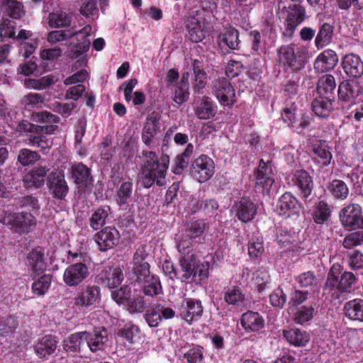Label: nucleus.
<instances>
[{
    "label": "nucleus",
    "instance_id": "nucleus-1",
    "mask_svg": "<svg viewBox=\"0 0 363 363\" xmlns=\"http://www.w3.org/2000/svg\"><path fill=\"white\" fill-rule=\"evenodd\" d=\"M143 163L140 167V179L145 189L154 184L162 186L166 184V177L169 165V157L162 153L158 157L153 151H143Z\"/></svg>",
    "mask_w": 363,
    "mask_h": 363
},
{
    "label": "nucleus",
    "instance_id": "nucleus-2",
    "mask_svg": "<svg viewBox=\"0 0 363 363\" xmlns=\"http://www.w3.org/2000/svg\"><path fill=\"white\" fill-rule=\"evenodd\" d=\"M177 247L180 253V265L183 274V279H191V281L201 282L208 279L209 263L204 262L199 263L197 256L194 252V245L189 240L182 239L177 242Z\"/></svg>",
    "mask_w": 363,
    "mask_h": 363
},
{
    "label": "nucleus",
    "instance_id": "nucleus-3",
    "mask_svg": "<svg viewBox=\"0 0 363 363\" xmlns=\"http://www.w3.org/2000/svg\"><path fill=\"white\" fill-rule=\"evenodd\" d=\"M278 7L282 13H286V16L283 17L282 35L290 39L293 37L296 28L306 20V9L293 0H280Z\"/></svg>",
    "mask_w": 363,
    "mask_h": 363
},
{
    "label": "nucleus",
    "instance_id": "nucleus-4",
    "mask_svg": "<svg viewBox=\"0 0 363 363\" xmlns=\"http://www.w3.org/2000/svg\"><path fill=\"white\" fill-rule=\"evenodd\" d=\"M17 129L26 137L25 142L29 146L39 149L43 154L48 152L51 145L47 136L43 134L39 125L23 120L18 123Z\"/></svg>",
    "mask_w": 363,
    "mask_h": 363
},
{
    "label": "nucleus",
    "instance_id": "nucleus-5",
    "mask_svg": "<svg viewBox=\"0 0 363 363\" xmlns=\"http://www.w3.org/2000/svg\"><path fill=\"white\" fill-rule=\"evenodd\" d=\"M277 55L279 65L293 72L300 71L305 67L306 52L296 44L281 45L277 50Z\"/></svg>",
    "mask_w": 363,
    "mask_h": 363
},
{
    "label": "nucleus",
    "instance_id": "nucleus-6",
    "mask_svg": "<svg viewBox=\"0 0 363 363\" xmlns=\"http://www.w3.org/2000/svg\"><path fill=\"white\" fill-rule=\"evenodd\" d=\"M101 301V288L96 284L80 286L73 298V308L89 309Z\"/></svg>",
    "mask_w": 363,
    "mask_h": 363
},
{
    "label": "nucleus",
    "instance_id": "nucleus-7",
    "mask_svg": "<svg viewBox=\"0 0 363 363\" xmlns=\"http://www.w3.org/2000/svg\"><path fill=\"white\" fill-rule=\"evenodd\" d=\"M357 281V279L352 272L342 273L341 266L333 264L328 274L325 285L330 289L337 288L341 292H347Z\"/></svg>",
    "mask_w": 363,
    "mask_h": 363
},
{
    "label": "nucleus",
    "instance_id": "nucleus-8",
    "mask_svg": "<svg viewBox=\"0 0 363 363\" xmlns=\"http://www.w3.org/2000/svg\"><path fill=\"white\" fill-rule=\"evenodd\" d=\"M212 93L220 104L231 108L236 103L235 90L231 82L225 77H218L211 83Z\"/></svg>",
    "mask_w": 363,
    "mask_h": 363
},
{
    "label": "nucleus",
    "instance_id": "nucleus-9",
    "mask_svg": "<svg viewBox=\"0 0 363 363\" xmlns=\"http://www.w3.org/2000/svg\"><path fill=\"white\" fill-rule=\"evenodd\" d=\"M200 16L201 10L197 6L189 9L186 16L184 24L187 32L186 38L193 43L201 42L205 37Z\"/></svg>",
    "mask_w": 363,
    "mask_h": 363
},
{
    "label": "nucleus",
    "instance_id": "nucleus-10",
    "mask_svg": "<svg viewBox=\"0 0 363 363\" xmlns=\"http://www.w3.org/2000/svg\"><path fill=\"white\" fill-rule=\"evenodd\" d=\"M93 239L100 252L113 249L120 242L121 234L113 225L106 226L94 235Z\"/></svg>",
    "mask_w": 363,
    "mask_h": 363
},
{
    "label": "nucleus",
    "instance_id": "nucleus-11",
    "mask_svg": "<svg viewBox=\"0 0 363 363\" xmlns=\"http://www.w3.org/2000/svg\"><path fill=\"white\" fill-rule=\"evenodd\" d=\"M89 276V267L84 262H73L64 271L62 280L69 287L80 285Z\"/></svg>",
    "mask_w": 363,
    "mask_h": 363
},
{
    "label": "nucleus",
    "instance_id": "nucleus-12",
    "mask_svg": "<svg viewBox=\"0 0 363 363\" xmlns=\"http://www.w3.org/2000/svg\"><path fill=\"white\" fill-rule=\"evenodd\" d=\"M213 160L206 155H201L195 159L191 165V176L200 183L208 180L214 174Z\"/></svg>",
    "mask_w": 363,
    "mask_h": 363
},
{
    "label": "nucleus",
    "instance_id": "nucleus-13",
    "mask_svg": "<svg viewBox=\"0 0 363 363\" xmlns=\"http://www.w3.org/2000/svg\"><path fill=\"white\" fill-rule=\"evenodd\" d=\"M2 223L10 225L16 233H28L35 225V218L30 213L20 212L6 216Z\"/></svg>",
    "mask_w": 363,
    "mask_h": 363
},
{
    "label": "nucleus",
    "instance_id": "nucleus-14",
    "mask_svg": "<svg viewBox=\"0 0 363 363\" xmlns=\"http://www.w3.org/2000/svg\"><path fill=\"white\" fill-rule=\"evenodd\" d=\"M257 209L258 206L253 199L248 196H242L233 203L231 212L238 220L247 223L255 218Z\"/></svg>",
    "mask_w": 363,
    "mask_h": 363
},
{
    "label": "nucleus",
    "instance_id": "nucleus-15",
    "mask_svg": "<svg viewBox=\"0 0 363 363\" xmlns=\"http://www.w3.org/2000/svg\"><path fill=\"white\" fill-rule=\"evenodd\" d=\"M340 220L345 228L363 229V213L362 207L357 203L349 204L341 209Z\"/></svg>",
    "mask_w": 363,
    "mask_h": 363
},
{
    "label": "nucleus",
    "instance_id": "nucleus-16",
    "mask_svg": "<svg viewBox=\"0 0 363 363\" xmlns=\"http://www.w3.org/2000/svg\"><path fill=\"white\" fill-rule=\"evenodd\" d=\"M289 184L296 187L303 199H307L311 194L314 183L313 177L305 169H298L289 175Z\"/></svg>",
    "mask_w": 363,
    "mask_h": 363
},
{
    "label": "nucleus",
    "instance_id": "nucleus-17",
    "mask_svg": "<svg viewBox=\"0 0 363 363\" xmlns=\"http://www.w3.org/2000/svg\"><path fill=\"white\" fill-rule=\"evenodd\" d=\"M255 177V187L261 189L262 193L269 192L274 183V172L271 161L265 162L261 159L258 167L254 172Z\"/></svg>",
    "mask_w": 363,
    "mask_h": 363
},
{
    "label": "nucleus",
    "instance_id": "nucleus-18",
    "mask_svg": "<svg viewBox=\"0 0 363 363\" xmlns=\"http://www.w3.org/2000/svg\"><path fill=\"white\" fill-rule=\"evenodd\" d=\"M91 30V26L86 25L82 29L77 32L69 33L71 38H76V43H70L69 57L72 59H77L83 53L87 52L90 46L89 36Z\"/></svg>",
    "mask_w": 363,
    "mask_h": 363
},
{
    "label": "nucleus",
    "instance_id": "nucleus-19",
    "mask_svg": "<svg viewBox=\"0 0 363 363\" xmlns=\"http://www.w3.org/2000/svg\"><path fill=\"white\" fill-rule=\"evenodd\" d=\"M203 314V306L199 299L185 298L182 300L180 316L189 325L198 321Z\"/></svg>",
    "mask_w": 363,
    "mask_h": 363
},
{
    "label": "nucleus",
    "instance_id": "nucleus-20",
    "mask_svg": "<svg viewBox=\"0 0 363 363\" xmlns=\"http://www.w3.org/2000/svg\"><path fill=\"white\" fill-rule=\"evenodd\" d=\"M301 209V204L291 192H285L278 200L277 211L280 216L298 218Z\"/></svg>",
    "mask_w": 363,
    "mask_h": 363
},
{
    "label": "nucleus",
    "instance_id": "nucleus-21",
    "mask_svg": "<svg viewBox=\"0 0 363 363\" xmlns=\"http://www.w3.org/2000/svg\"><path fill=\"white\" fill-rule=\"evenodd\" d=\"M47 185L52 197L56 199H65L69 192L64 173L60 171H54L49 174Z\"/></svg>",
    "mask_w": 363,
    "mask_h": 363
},
{
    "label": "nucleus",
    "instance_id": "nucleus-22",
    "mask_svg": "<svg viewBox=\"0 0 363 363\" xmlns=\"http://www.w3.org/2000/svg\"><path fill=\"white\" fill-rule=\"evenodd\" d=\"M26 264L31 271V276L42 274L47 269L45 250L38 246L30 250L26 256Z\"/></svg>",
    "mask_w": 363,
    "mask_h": 363
},
{
    "label": "nucleus",
    "instance_id": "nucleus-23",
    "mask_svg": "<svg viewBox=\"0 0 363 363\" xmlns=\"http://www.w3.org/2000/svg\"><path fill=\"white\" fill-rule=\"evenodd\" d=\"M341 66L350 79H359L363 75V60L357 54H346L342 58Z\"/></svg>",
    "mask_w": 363,
    "mask_h": 363
},
{
    "label": "nucleus",
    "instance_id": "nucleus-24",
    "mask_svg": "<svg viewBox=\"0 0 363 363\" xmlns=\"http://www.w3.org/2000/svg\"><path fill=\"white\" fill-rule=\"evenodd\" d=\"M71 178L80 191H84L92 184L91 169L82 162L73 164L70 168Z\"/></svg>",
    "mask_w": 363,
    "mask_h": 363
},
{
    "label": "nucleus",
    "instance_id": "nucleus-25",
    "mask_svg": "<svg viewBox=\"0 0 363 363\" xmlns=\"http://www.w3.org/2000/svg\"><path fill=\"white\" fill-rule=\"evenodd\" d=\"M330 150L325 140H317L311 146L313 162L321 168L328 167L333 159Z\"/></svg>",
    "mask_w": 363,
    "mask_h": 363
},
{
    "label": "nucleus",
    "instance_id": "nucleus-26",
    "mask_svg": "<svg viewBox=\"0 0 363 363\" xmlns=\"http://www.w3.org/2000/svg\"><path fill=\"white\" fill-rule=\"evenodd\" d=\"M113 179V185L116 189V203L120 206H124L132 197L133 184L130 178L123 179L116 176Z\"/></svg>",
    "mask_w": 363,
    "mask_h": 363
},
{
    "label": "nucleus",
    "instance_id": "nucleus-27",
    "mask_svg": "<svg viewBox=\"0 0 363 363\" xmlns=\"http://www.w3.org/2000/svg\"><path fill=\"white\" fill-rule=\"evenodd\" d=\"M32 119L40 123H50L45 125H40L42 128V133L45 135L55 134L57 130V124L60 121L59 116L47 111L33 113Z\"/></svg>",
    "mask_w": 363,
    "mask_h": 363
},
{
    "label": "nucleus",
    "instance_id": "nucleus-28",
    "mask_svg": "<svg viewBox=\"0 0 363 363\" xmlns=\"http://www.w3.org/2000/svg\"><path fill=\"white\" fill-rule=\"evenodd\" d=\"M338 62V57L335 51L326 49L320 53L315 60L314 69L318 73L332 70Z\"/></svg>",
    "mask_w": 363,
    "mask_h": 363
},
{
    "label": "nucleus",
    "instance_id": "nucleus-29",
    "mask_svg": "<svg viewBox=\"0 0 363 363\" xmlns=\"http://www.w3.org/2000/svg\"><path fill=\"white\" fill-rule=\"evenodd\" d=\"M360 94L358 82L353 80H344L338 86L337 96L342 103L352 104Z\"/></svg>",
    "mask_w": 363,
    "mask_h": 363
},
{
    "label": "nucleus",
    "instance_id": "nucleus-30",
    "mask_svg": "<svg viewBox=\"0 0 363 363\" xmlns=\"http://www.w3.org/2000/svg\"><path fill=\"white\" fill-rule=\"evenodd\" d=\"M240 324L247 333L259 332L264 328L265 321L263 316L258 312L248 311L242 315Z\"/></svg>",
    "mask_w": 363,
    "mask_h": 363
},
{
    "label": "nucleus",
    "instance_id": "nucleus-31",
    "mask_svg": "<svg viewBox=\"0 0 363 363\" xmlns=\"http://www.w3.org/2000/svg\"><path fill=\"white\" fill-rule=\"evenodd\" d=\"M49 171L46 167H36L27 172L23 177L26 188H40L44 185L45 178Z\"/></svg>",
    "mask_w": 363,
    "mask_h": 363
},
{
    "label": "nucleus",
    "instance_id": "nucleus-32",
    "mask_svg": "<svg viewBox=\"0 0 363 363\" xmlns=\"http://www.w3.org/2000/svg\"><path fill=\"white\" fill-rule=\"evenodd\" d=\"M57 345L56 337L46 335L38 340L34 345V351L39 358H46L55 352Z\"/></svg>",
    "mask_w": 363,
    "mask_h": 363
},
{
    "label": "nucleus",
    "instance_id": "nucleus-33",
    "mask_svg": "<svg viewBox=\"0 0 363 363\" xmlns=\"http://www.w3.org/2000/svg\"><path fill=\"white\" fill-rule=\"evenodd\" d=\"M239 35L240 33L237 29L229 27L219 34L218 44L220 48L226 47L232 50H238L241 43Z\"/></svg>",
    "mask_w": 363,
    "mask_h": 363
},
{
    "label": "nucleus",
    "instance_id": "nucleus-34",
    "mask_svg": "<svg viewBox=\"0 0 363 363\" xmlns=\"http://www.w3.org/2000/svg\"><path fill=\"white\" fill-rule=\"evenodd\" d=\"M335 99L330 96H317L311 102V109L320 118H328L333 113Z\"/></svg>",
    "mask_w": 363,
    "mask_h": 363
},
{
    "label": "nucleus",
    "instance_id": "nucleus-35",
    "mask_svg": "<svg viewBox=\"0 0 363 363\" xmlns=\"http://www.w3.org/2000/svg\"><path fill=\"white\" fill-rule=\"evenodd\" d=\"M223 298L227 305L237 308L245 303V294L240 286L238 285L230 286L224 289Z\"/></svg>",
    "mask_w": 363,
    "mask_h": 363
},
{
    "label": "nucleus",
    "instance_id": "nucleus-36",
    "mask_svg": "<svg viewBox=\"0 0 363 363\" xmlns=\"http://www.w3.org/2000/svg\"><path fill=\"white\" fill-rule=\"evenodd\" d=\"M111 209L109 206H101L91 211L89 218L90 228L95 231H99L104 228L106 220L111 213Z\"/></svg>",
    "mask_w": 363,
    "mask_h": 363
},
{
    "label": "nucleus",
    "instance_id": "nucleus-37",
    "mask_svg": "<svg viewBox=\"0 0 363 363\" xmlns=\"http://www.w3.org/2000/svg\"><path fill=\"white\" fill-rule=\"evenodd\" d=\"M101 283L110 289L119 286L123 280V274L119 267L102 270L98 275Z\"/></svg>",
    "mask_w": 363,
    "mask_h": 363
},
{
    "label": "nucleus",
    "instance_id": "nucleus-38",
    "mask_svg": "<svg viewBox=\"0 0 363 363\" xmlns=\"http://www.w3.org/2000/svg\"><path fill=\"white\" fill-rule=\"evenodd\" d=\"M85 345L93 352L103 350L105 343L108 341L107 330L104 328L101 330H94L92 333L86 332Z\"/></svg>",
    "mask_w": 363,
    "mask_h": 363
},
{
    "label": "nucleus",
    "instance_id": "nucleus-39",
    "mask_svg": "<svg viewBox=\"0 0 363 363\" xmlns=\"http://www.w3.org/2000/svg\"><path fill=\"white\" fill-rule=\"evenodd\" d=\"M342 311L344 315L348 319L363 322V299L354 298L347 301Z\"/></svg>",
    "mask_w": 363,
    "mask_h": 363
},
{
    "label": "nucleus",
    "instance_id": "nucleus-40",
    "mask_svg": "<svg viewBox=\"0 0 363 363\" xmlns=\"http://www.w3.org/2000/svg\"><path fill=\"white\" fill-rule=\"evenodd\" d=\"M72 21L73 14L62 10L50 13L48 18V23L52 28L69 27Z\"/></svg>",
    "mask_w": 363,
    "mask_h": 363
},
{
    "label": "nucleus",
    "instance_id": "nucleus-41",
    "mask_svg": "<svg viewBox=\"0 0 363 363\" xmlns=\"http://www.w3.org/2000/svg\"><path fill=\"white\" fill-rule=\"evenodd\" d=\"M194 145L191 143H189L185 150L173 159L172 172L174 174H182L184 169L188 167L189 160L194 152Z\"/></svg>",
    "mask_w": 363,
    "mask_h": 363
},
{
    "label": "nucleus",
    "instance_id": "nucleus-42",
    "mask_svg": "<svg viewBox=\"0 0 363 363\" xmlns=\"http://www.w3.org/2000/svg\"><path fill=\"white\" fill-rule=\"evenodd\" d=\"M86 336V331L78 332L70 335L64 340V350L69 353L79 352L82 347L85 345Z\"/></svg>",
    "mask_w": 363,
    "mask_h": 363
},
{
    "label": "nucleus",
    "instance_id": "nucleus-43",
    "mask_svg": "<svg viewBox=\"0 0 363 363\" xmlns=\"http://www.w3.org/2000/svg\"><path fill=\"white\" fill-rule=\"evenodd\" d=\"M209 228V224L203 219H199L190 222L185 229L186 238H181L178 242L182 239L191 240L200 238ZM193 245V243H191Z\"/></svg>",
    "mask_w": 363,
    "mask_h": 363
},
{
    "label": "nucleus",
    "instance_id": "nucleus-44",
    "mask_svg": "<svg viewBox=\"0 0 363 363\" xmlns=\"http://www.w3.org/2000/svg\"><path fill=\"white\" fill-rule=\"evenodd\" d=\"M335 77L332 74H325L318 79L316 90L319 96H330L335 99Z\"/></svg>",
    "mask_w": 363,
    "mask_h": 363
},
{
    "label": "nucleus",
    "instance_id": "nucleus-45",
    "mask_svg": "<svg viewBox=\"0 0 363 363\" xmlns=\"http://www.w3.org/2000/svg\"><path fill=\"white\" fill-rule=\"evenodd\" d=\"M140 284L142 292L147 296L155 297L163 292L160 277L156 274H152Z\"/></svg>",
    "mask_w": 363,
    "mask_h": 363
},
{
    "label": "nucleus",
    "instance_id": "nucleus-46",
    "mask_svg": "<svg viewBox=\"0 0 363 363\" xmlns=\"http://www.w3.org/2000/svg\"><path fill=\"white\" fill-rule=\"evenodd\" d=\"M216 112L217 106L213 101L208 96H204L195 109L196 117L201 120L210 119L215 116Z\"/></svg>",
    "mask_w": 363,
    "mask_h": 363
},
{
    "label": "nucleus",
    "instance_id": "nucleus-47",
    "mask_svg": "<svg viewBox=\"0 0 363 363\" xmlns=\"http://www.w3.org/2000/svg\"><path fill=\"white\" fill-rule=\"evenodd\" d=\"M1 11L13 19H21L26 13L23 4L16 0H2Z\"/></svg>",
    "mask_w": 363,
    "mask_h": 363
},
{
    "label": "nucleus",
    "instance_id": "nucleus-48",
    "mask_svg": "<svg viewBox=\"0 0 363 363\" xmlns=\"http://www.w3.org/2000/svg\"><path fill=\"white\" fill-rule=\"evenodd\" d=\"M283 335L288 342L296 347L305 346L310 340L309 335L298 328L284 330Z\"/></svg>",
    "mask_w": 363,
    "mask_h": 363
},
{
    "label": "nucleus",
    "instance_id": "nucleus-49",
    "mask_svg": "<svg viewBox=\"0 0 363 363\" xmlns=\"http://www.w3.org/2000/svg\"><path fill=\"white\" fill-rule=\"evenodd\" d=\"M334 27L328 23H323L319 28L317 35L315 38V45L318 49L328 45L333 36Z\"/></svg>",
    "mask_w": 363,
    "mask_h": 363
},
{
    "label": "nucleus",
    "instance_id": "nucleus-50",
    "mask_svg": "<svg viewBox=\"0 0 363 363\" xmlns=\"http://www.w3.org/2000/svg\"><path fill=\"white\" fill-rule=\"evenodd\" d=\"M158 119L152 115L148 116L142 132V140L150 147L158 129Z\"/></svg>",
    "mask_w": 363,
    "mask_h": 363
},
{
    "label": "nucleus",
    "instance_id": "nucleus-51",
    "mask_svg": "<svg viewBox=\"0 0 363 363\" xmlns=\"http://www.w3.org/2000/svg\"><path fill=\"white\" fill-rule=\"evenodd\" d=\"M327 189L331 196L336 200L344 201L349 195V188L345 182L340 179H333L330 182Z\"/></svg>",
    "mask_w": 363,
    "mask_h": 363
},
{
    "label": "nucleus",
    "instance_id": "nucleus-52",
    "mask_svg": "<svg viewBox=\"0 0 363 363\" xmlns=\"http://www.w3.org/2000/svg\"><path fill=\"white\" fill-rule=\"evenodd\" d=\"M331 216V209L325 201H320L316 203L313 213V219L316 224L322 225Z\"/></svg>",
    "mask_w": 363,
    "mask_h": 363
},
{
    "label": "nucleus",
    "instance_id": "nucleus-53",
    "mask_svg": "<svg viewBox=\"0 0 363 363\" xmlns=\"http://www.w3.org/2000/svg\"><path fill=\"white\" fill-rule=\"evenodd\" d=\"M130 279L135 283L140 284L148 278L150 274L149 263L132 264Z\"/></svg>",
    "mask_w": 363,
    "mask_h": 363
},
{
    "label": "nucleus",
    "instance_id": "nucleus-54",
    "mask_svg": "<svg viewBox=\"0 0 363 363\" xmlns=\"http://www.w3.org/2000/svg\"><path fill=\"white\" fill-rule=\"evenodd\" d=\"M52 279V276L51 274L41 275L32 284V292L38 296H43L50 287Z\"/></svg>",
    "mask_w": 363,
    "mask_h": 363
},
{
    "label": "nucleus",
    "instance_id": "nucleus-55",
    "mask_svg": "<svg viewBox=\"0 0 363 363\" xmlns=\"http://www.w3.org/2000/svg\"><path fill=\"white\" fill-rule=\"evenodd\" d=\"M140 332V329L138 325L129 322L118 330V335L132 344L135 342V338L138 337Z\"/></svg>",
    "mask_w": 363,
    "mask_h": 363
},
{
    "label": "nucleus",
    "instance_id": "nucleus-56",
    "mask_svg": "<svg viewBox=\"0 0 363 363\" xmlns=\"http://www.w3.org/2000/svg\"><path fill=\"white\" fill-rule=\"evenodd\" d=\"M131 297V289L128 285H124L120 289L111 291V298L119 306H125L128 304Z\"/></svg>",
    "mask_w": 363,
    "mask_h": 363
},
{
    "label": "nucleus",
    "instance_id": "nucleus-57",
    "mask_svg": "<svg viewBox=\"0 0 363 363\" xmlns=\"http://www.w3.org/2000/svg\"><path fill=\"white\" fill-rule=\"evenodd\" d=\"M40 159V155L35 151L28 148L20 150L18 155V162L23 167L34 164Z\"/></svg>",
    "mask_w": 363,
    "mask_h": 363
},
{
    "label": "nucleus",
    "instance_id": "nucleus-58",
    "mask_svg": "<svg viewBox=\"0 0 363 363\" xmlns=\"http://www.w3.org/2000/svg\"><path fill=\"white\" fill-rule=\"evenodd\" d=\"M219 205L215 199H202L196 201L194 206V211H201L206 214H213Z\"/></svg>",
    "mask_w": 363,
    "mask_h": 363
},
{
    "label": "nucleus",
    "instance_id": "nucleus-59",
    "mask_svg": "<svg viewBox=\"0 0 363 363\" xmlns=\"http://www.w3.org/2000/svg\"><path fill=\"white\" fill-rule=\"evenodd\" d=\"M144 319L150 328L158 327L162 320L160 313V306L154 305L147 309L143 315Z\"/></svg>",
    "mask_w": 363,
    "mask_h": 363
},
{
    "label": "nucleus",
    "instance_id": "nucleus-60",
    "mask_svg": "<svg viewBox=\"0 0 363 363\" xmlns=\"http://www.w3.org/2000/svg\"><path fill=\"white\" fill-rule=\"evenodd\" d=\"M291 234L289 228L279 225L276 227V240L280 247H289L291 244Z\"/></svg>",
    "mask_w": 363,
    "mask_h": 363
},
{
    "label": "nucleus",
    "instance_id": "nucleus-61",
    "mask_svg": "<svg viewBox=\"0 0 363 363\" xmlns=\"http://www.w3.org/2000/svg\"><path fill=\"white\" fill-rule=\"evenodd\" d=\"M16 22L8 18L3 19L0 23V41L4 38H13L16 35Z\"/></svg>",
    "mask_w": 363,
    "mask_h": 363
},
{
    "label": "nucleus",
    "instance_id": "nucleus-62",
    "mask_svg": "<svg viewBox=\"0 0 363 363\" xmlns=\"http://www.w3.org/2000/svg\"><path fill=\"white\" fill-rule=\"evenodd\" d=\"M203 350L201 345H193L184 354V358L188 363H200L203 359Z\"/></svg>",
    "mask_w": 363,
    "mask_h": 363
},
{
    "label": "nucleus",
    "instance_id": "nucleus-63",
    "mask_svg": "<svg viewBox=\"0 0 363 363\" xmlns=\"http://www.w3.org/2000/svg\"><path fill=\"white\" fill-rule=\"evenodd\" d=\"M363 243V230H358L346 235L342 242V246L351 249Z\"/></svg>",
    "mask_w": 363,
    "mask_h": 363
},
{
    "label": "nucleus",
    "instance_id": "nucleus-64",
    "mask_svg": "<svg viewBox=\"0 0 363 363\" xmlns=\"http://www.w3.org/2000/svg\"><path fill=\"white\" fill-rule=\"evenodd\" d=\"M314 313L315 310L313 306H303L295 313L294 320L297 323L303 324L313 318Z\"/></svg>",
    "mask_w": 363,
    "mask_h": 363
}]
</instances>
